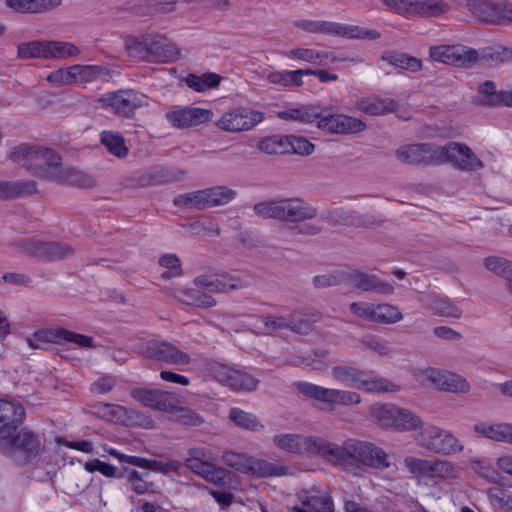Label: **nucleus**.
<instances>
[{"label":"nucleus","mask_w":512,"mask_h":512,"mask_svg":"<svg viewBox=\"0 0 512 512\" xmlns=\"http://www.w3.org/2000/svg\"><path fill=\"white\" fill-rule=\"evenodd\" d=\"M250 457L246 454L226 451L222 455V461L231 468L246 474L248 471Z\"/></svg>","instance_id":"60"},{"label":"nucleus","mask_w":512,"mask_h":512,"mask_svg":"<svg viewBox=\"0 0 512 512\" xmlns=\"http://www.w3.org/2000/svg\"><path fill=\"white\" fill-rule=\"evenodd\" d=\"M317 216V209L302 198H279V220L300 223Z\"/></svg>","instance_id":"19"},{"label":"nucleus","mask_w":512,"mask_h":512,"mask_svg":"<svg viewBox=\"0 0 512 512\" xmlns=\"http://www.w3.org/2000/svg\"><path fill=\"white\" fill-rule=\"evenodd\" d=\"M10 159L39 179L58 183L77 184L83 188L95 185V181L74 168L63 167L61 157L52 149L22 144L10 153Z\"/></svg>","instance_id":"1"},{"label":"nucleus","mask_w":512,"mask_h":512,"mask_svg":"<svg viewBox=\"0 0 512 512\" xmlns=\"http://www.w3.org/2000/svg\"><path fill=\"white\" fill-rule=\"evenodd\" d=\"M125 49L130 57L146 62H174L180 57L178 47L166 36L155 32L128 38Z\"/></svg>","instance_id":"3"},{"label":"nucleus","mask_w":512,"mask_h":512,"mask_svg":"<svg viewBox=\"0 0 512 512\" xmlns=\"http://www.w3.org/2000/svg\"><path fill=\"white\" fill-rule=\"evenodd\" d=\"M347 281L350 282L355 288L362 291H372L384 295L393 293V286L385 281L380 280L376 275L369 274L360 270H352L346 272Z\"/></svg>","instance_id":"26"},{"label":"nucleus","mask_w":512,"mask_h":512,"mask_svg":"<svg viewBox=\"0 0 512 512\" xmlns=\"http://www.w3.org/2000/svg\"><path fill=\"white\" fill-rule=\"evenodd\" d=\"M212 116L213 112L211 110L189 106L169 111L165 115L167 121L176 128L197 126L210 121Z\"/></svg>","instance_id":"25"},{"label":"nucleus","mask_w":512,"mask_h":512,"mask_svg":"<svg viewBox=\"0 0 512 512\" xmlns=\"http://www.w3.org/2000/svg\"><path fill=\"white\" fill-rule=\"evenodd\" d=\"M0 450L4 453L20 452L25 460H29L38 455L40 441L28 430L17 432V429L9 431L8 427H0Z\"/></svg>","instance_id":"10"},{"label":"nucleus","mask_w":512,"mask_h":512,"mask_svg":"<svg viewBox=\"0 0 512 512\" xmlns=\"http://www.w3.org/2000/svg\"><path fill=\"white\" fill-rule=\"evenodd\" d=\"M167 294L185 305H193L199 308H211L216 305V300L195 288L168 289Z\"/></svg>","instance_id":"29"},{"label":"nucleus","mask_w":512,"mask_h":512,"mask_svg":"<svg viewBox=\"0 0 512 512\" xmlns=\"http://www.w3.org/2000/svg\"><path fill=\"white\" fill-rule=\"evenodd\" d=\"M46 334L48 336L49 341H53L56 343H60V342L64 341V342L74 343L79 347H86V348L93 347V338L92 337H89V336H86L83 334H79V333H75V332H72V331H69L66 329H61V328L53 329V330L48 331Z\"/></svg>","instance_id":"39"},{"label":"nucleus","mask_w":512,"mask_h":512,"mask_svg":"<svg viewBox=\"0 0 512 512\" xmlns=\"http://www.w3.org/2000/svg\"><path fill=\"white\" fill-rule=\"evenodd\" d=\"M427 378L444 391L466 393L470 390V385L465 378L449 371L430 369L427 371Z\"/></svg>","instance_id":"27"},{"label":"nucleus","mask_w":512,"mask_h":512,"mask_svg":"<svg viewBox=\"0 0 512 512\" xmlns=\"http://www.w3.org/2000/svg\"><path fill=\"white\" fill-rule=\"evenodd\" d=\"M284 470V467L277 466L266 460L250 457L246 474L258 477H271L284 474Z\"/></svg>","instance_id":"44"},{"label":"nucleus","mask_w":512,"mask_h":512,"mask_svg":"<svg viewBox=\"0 0 512 512\" xmlns=\"http://www.w3.org/2000/svg\"><path fill=\"white\" fill-rule=\"evenodd\" d=\"M381 60L387 62L392 66L408 70L411 72H417L422 67V62L420 59L396 51L384 52L381 55Z\"/></svg>","instance_id":"37"},{"label":"nucleus","mask_w":512,"mask_h":512,"mask_svg":"<svg viewBox=\"0 0 512 512\" xmlns=\"http://www.w3.org/2000/svg\"><path fill=\"white\" fill-rule=\"evenodd\" d=\"M17 57L20 59H47L46 41H29L18 45Z\"/></svg>","instance_id":"53"},{"label":"nucleus","mask_w":512,"mask_h":512,"mask_svg":"<svg viewBox=\"0 0 512 512\" xmlns=\"http://www.w3.org/2000/svg\"><path fill=\"white\" fill-rule=\"evenodd\" d=\"M146 355L171 365H188L191 357L168 341L151 340L146 345Z\"/></svg>","instance_id":"20"},{"label":"nucleus","mask_w":512,"mask_h":512,"mask_svg":"<svg viewBox=\"0 0 512 512\" xmlns=\"http://www.w3.org/2000/svg\"><path fill=\"white\" fill-rule=\"evenodd\" d=\"M253 211L263 219L279 220V198L256 203Z\"/></svg>","instance_id":"59"},{"label":"nucleus","mask_w":512,"mask_h":512,"mask_svg":"<svg viewBox=\"0 0 512 512\" xmlns=\"http://www.w3.org/2000/svg\"><path fill=\"white\" fill-rule=\"evenodd\" d=\"M273 442L282 450L300 455H321L327 461L331 447V442L322 438L293 433L275 435Z\"/></svg>","instance_id":"7"},{"label":"nucleus","mask_w":512,"mask_h":512,"mask_svg":"<svg viewBox=\"0 0 512 512\" xmlns=\"http://www.w3.org/2000/svg\"><path fill=\"white\" fill-rule=\"evenodd\" d=\"M159 389L135 388L131 391V397L147 407L156 408Z\"/></svg>","instance_id":"62"},{"label":"nucleus","mask_w":512,"mask_h":512,"mask_svg":"<svg viewBox=\"0 0 512 512\" xmlns=\"http://www.w3.org/2000/svg\"><path fill=\"white\" fill-rule=\"evenodd\" d=\"M407 470L420 477L452 480L458 477L459 468L451 461L444 459H422L408 456L404 459Z\"/></svg>","instance_id":"9"},{"label":"nucleus","mask_w":512,"mask_h":512,"mask_svg":"<svg viewBox=\"0 0 512 512\" xmlns=\"http://www.w3.org/2000/svg\"><path fill=\"white\" fill-rule=\"evenodd\" d=\"M138 505L142 512H169L171 509L168 498L156 492L145 493Z\"/></svg>","instance_id":"40"},{"label":"nucleus","mask_w":512,"mask_h":512,"mask_svg":"<svg viewBox=\"0 0 512 512\" xmlns=\"http://www.w3.org/2000/svg\"><path fill=\"white\" fill-rule=\"evenodd\" d=\"M264 119L262 112L250 108L238 107L225 112L216 122L224 131L237 133L251 130Z\"/></svg>","instance_id":"14"},{"label":"nucleus","mask_w":512,"mask_h":512,"mask_svg":"<svg viewBox=\"0 0 512 512\" xmlns=\"http://www.w3.org/2000/svg\"><path fill=\"white\" fill-rule=\"evenodd\" d=\"M423 428L421 418L413 411L398 407L395 431H415Z\"/></svg>","instance_id":"48"},{"label":"nucleus","mask_w":512,"mask_h":512,"mask_svg":"<svg viewBox=\"0 0 512 512\" xmlns=\"http://www.w3.org/2000/svg\"><path fill=\"white\" fill-rule=\"evenodd\" d=\"M323 219L330 225H344L356 228H377L381 222L372 216H365L356 211L345 210L342 207L327 210Z\"/></svg>","instance_id":"21"},{"label":"nucleus","mask_w":512,"mask_h":512,"mask_svg":"<svg viewBox=\"0 0 512 512\" xmlns=\"http://www.w3.org/2000/svg\"><path fill=\"white\" fill-rule=\"evenodd\" d=\"M312 282L315 288L322 289L347 282V276L344 271H334L325 275H316Z\"/></svg>","instance_id":"58"},{"label":"nucleus","mask_w":512,"mask_h":512,"mask_svg":"<svg viewBox=\"0 0 512 512\" xmlns=\"http://www.w3.org/2000/svg\"><path fill=\"white\" fill-rule=\"evenodd\" d=\"M221 76L216 73H205L201 76L189 74L186 79V85L197 92H205L215 88L220 84Z\"/></svg>","instance_id":"46"},{"label":"nucleus","mask_w":512,"mask_h":512,"mask_svg":"<svg viewBox=\"0 0 512 512\" xmlns=\"http://www.w3.org/2000/svg\"><path fill=\"white\" fill-rule=\"evenodd\" d=\"M282 118L296 120L302 123H316L319 118V113L313 111L309 107H302L298 109H291L282 113Z\"/></svg>","instance_id":"61"},{"label":"nucleus","mask_w":512,"mask_h":512,"mask_svg":"<svg viewBox=\"0 0 512 512\" xmlns=\"http://www.w3.org/2000/svg\"><path fill=\"white\" fill-rule=\"evenodd\" d=\"M474 431L488 439L512 443V424L511 423H497L489 424L480 422L474 425Z\"/></svg>","instance_id":"33"},{"label":"nucleus","mask_w":512,"mask_h":512,"mask_svg":"<svg viewBox=\"0 0 512 512\" xmlns=\"http://www.w3.org/2000/svg\"><path fill=\"white\" fill-rule=\"evenodd\" d=\"M258 148L270 155L289 153V142L287 136H270L261 140Z\"/></svg>","instance_id":"52"},{"label":"nucleus","mask_w":512,"mask_h":512,"mask_svg":"<svg viewBox=\"0 0 512 512\" xmlns=\"http://www.w3.org/2000/svg\"><path fill=\"white\" fill-rule=\"evenodd\" d=\"M8 8L17 13H42L61 4V0H5Z\"/></svg>","instance_id":"36"},{"label":"nucleus","mask_w":512,"mask_h":512,"mask_svg":"<svg viewBox=\"0 0 512 512\" xmlns=\"http://www.w3.org/2000/svg\"><path fill=\"white\" fill-rule=\"evenodd\" d=\"M328 461L353 475H359L361 465L384 470L391 466L389 455L372 442L349 439L343 445L331 442Z\"/></svg>","instance_id":"2"},{"label":"nucleus","mask_w":512,"mask_h":512,"mask_svg":"<svg viewBox=\"0 0 512 512\" xmlns=\"http://www.w3.org/2000/svg\"><path fill=\"white\" fill-rule=\"evenodd\" d=\"M313 327L314 322L308 317L302 316L299 313L289 314V330L298 334L306 335L313 330Z\"/></svg>","instance_id":"63"},{"label":"nucleus","mask_w":512,"mask_h":512,"mask_svg":"<svg viewBox=\"0 0 512 512\" xmlns=\"http://www.w3.org/2000/svg\"><path fill=\"white\" fill-rule=\"evenodd\" d=\"M357 109L371 116L384 115L393 112L397 103L390 98L366 97L356 103Z\"/></svg>","instance_id":"34"},{"label":"nucleus","mask_w":512,"mask_h":512,"mask_svg":"<svg viewBox=\"0 0 512 512\" xmlns=\"http://www.w3.org/2000/svg\"><path fill=\"white\" fill-rule=\"evenodd\" d=\"M18 247L30 256L37 257L45 261H57L65 259L74 253L73 247L67 243L50 241L24 240Z\"/></svg>","instance_id":"15"},{"label":"nucleus","mask_w":512,"mask_h":512,"mask_svg":"<svg viewBox=\"0 0 512 512\" xmlns=\"http://www.w3.org/2000/svg\"><path fill=\"white\" fill-rule=\"evenodd\" d=\"M295 387L305 397L327 404L351 406L361 402L360 394L354 391L325 388L304 381L296 382Z\"/></svg>","instance_id":"11"},{"label":"nucleus","mask_w":512,"mask_h":512,"mask_svg":"<svg viewBox=\"0 0 512 512\" xmlns=\"http://www.w3.org/2000/svg\"><path fill=\"white\" fill-rule=\"evenodd\" d=\"M75 84L85 85L98 80L106 81L110 78V69L103 65H73Z\"/></svg>","instance_id":"32"},{"label":"nucleus","mask_w":512,"mask_h":512,"mask_svg":"<svg viewBox=\"0 0 512 512\" xmlns=\"http://www.w3.org/2000/svg\"><path fill=\"white\" fill-rule=\"evenodd\" d=\"M429 56L433 61L465 68L472 67L479 59L477 50L461 44L432 46Z\"/></svg>","instance_id":"13"},{"label":"nucleus","mask_w":512,"mask_h":512,"mask_svg":"<svg viewBox=\"0 0 512 512\" xmlns=\"http://www.w3.org/2000/svg\"><path fill=\"white\" fill-rule=\"evenodd\" d=\"M485 267L504 278L509 292L512 294V261L502 257L490 256L484 260Z\"/></svg>","instance_id":"41"},{"label":"nucleus","mask_w":512,"mask_h":512,"mask_svg":"<svg viewBox=\"0 0 512 512\" xmlns=\"http://www.w3.org/2000/svg\"><path fill=\"white\" fill-rule=\"evenodd\" d=\"M99 102L103 108L121 117H131L141 102L134 90H120L103 95Z\"/></svg>","instance_id":"16"},{"label":"nucleus","mask_w":512,"mask_h":512,"mask_svg":"<svg viewBox=\"0 0 512 512\" xmlns=\"http://www.w3.org/2000/svg\"><path fill=\"white\" fill-rule=\"evenodd\" d=\"M194 284L212 293H227L232 290L247 287V283L236 276L226 273L215 275H200L194 279Z\"/></svg>","instance_id":"23"},{"label":"nucleus","mask_w":512,"mask_h":512,"mask_svg":"<svg viewBox=\"0 0 512 512\" xmlns=\"http://www.w3.org/2000/svg\"><path fill=\"white\" fill-rule=\"evenodd\" d=\"M416 444L437 455L449 456L464 450L462 442L449 430L436 425H426L417 433Z\"/></svg>","instance_id":"5"},{"label":"nucleus","mask_w":512,"mask_h":512,"mask_svg":"<svg viewBox=\"0 0 512 512\" xmlns=\"http://www.w3.org/2000/svg\"><path fill=\"white\" fill-rule=\"evenodd\" d=\"M487 497L494 509L512 510L511 492L500 487H492L487 491Z\"/></svg>","instance_id":"54"},{"label":"nucleus","mask_w":512,"mask_h":512,"mask_svg":"<svg viewBox=\"0 0 512 512\" xmlns=\"http://www.w3.org/2000/svg\"><path fill=\"white\" fill-rule=\"evenodd\" d=\"M301 507L293 512H334V503L328 491L318 488L304 490L298 494Z\"/></svg>","instance_id":"24"},{"label":"nucleus","mask_w":512,"mask_h":512,"mask_svg":"<svg viewBox=\"0 0 512 512\" xmlns=\"http://www.w3.org/2000/svg\"><path fill=\"white\" fill-rule=\"evenodd\" d=\"M371 411L372 416L380 427L395 430L398 406L378 403L372 406Z\"/></svg>","instance_id":"38"},{"label":"nucleus","mask_w":512,"mask_h":512,"mask_svg":"<svg viewBox=\"0 0 512 512\" xmlns=\"http://www.w3.org/2000/svg\"><path fill=\"white\" fill-rule=\"evenodd\" d=\"M218 378L237 391H253L259 384V380L247 372L228 367H221Z\"/></svg>","instance_id":"28"},{"label":"nucleus","mask_w":512,"mask_h":512,"mask_svg":"<svg viewBox=\"0 0 512 512\" xmlns=\"http://www.w3.org/2000/svg\"><path fill=\"white\" fill-rule=\"evenodd\" d=\"M298 72L293 71H273L267 75V80L274 85L284 88L301 87L303 80L298 77Z\"/></svg>","instance_id":"50"},{"label":"nucleus","mask_w":512,"mask_h":512,"mask_svg":"<svg viewBox=\"0 0 512 512\" xmlns=\"http://www.w3.org/2000/svg\"><path fill=\"white\" fill-rule=\"evenodd\" d=\"M37 193L33 180H0V201H10Z\"/></svg>","instance_id":"30"},{"label":"nucleus","mask_w":512,"mask_h":512,"mask_svg":"<svg viewBox=\"0 0 512 512\" xmlns=\"http://www.w3.org/2000/svg\"><path fill=\"white\" fill-rule=\"evenodd\" d=\"M420 301L434 315L452 318H459L462 315V310L448 298L438 295H429L422 297Z\"/></svg>","instance_id":"31"},{"label":"nucleus","mask_w":512,"mask_h":512,"mask_svg":"<svg viewBox=\"0 0 512 512\" xmlns=\"http://www.w3.org/2000/svg\"><path fill=\"white\" fill-rule=\"evenodd\" d=\"M206 200L205 191L202 189L177 195L173 204L181 208L204 210L208 208Z\"/></svg>","instance_id":"43"},{"label":"nucleus","mask_w":512,"mask_h":512,"mask_svg":"<svg viewBox=\"0 0 512 512\" xmlns=\"http://www.w3.org/2000/svg\"><path fill=\"white\" fill-rule=\"evenodd\" d=\"M295 26L309 33L333 35L349 39H371L380 37V33L373 29H366L356 25H344L324 20H298Z\"/></svg>","instance_id":"6"},{"label":"nucleus","mask_w":512,"mask_h":512,"mask_svg":"<svg viewBox=\"0 0 512 512\" xmlns=\"http://www.w3.org/2000/svg\"><path fill=\"white\" fill-rule=\"evenodd\" d=\"M403 319L400 310L390 304H375L373 322L382 324H393Z\"/></svg>","instance_id":"49"},{"label":"nucleus","mask_w":512,"mask_h":512,"mask_svg":"<svg viewBox=\"0 0 512 512\" xmlns=\"http://www.w3.org/2000/svg\"><path fill=\"white\" fill-rule=\"evenodd\" d=\"M331 375L344 386L357 388L366 392H397L400 390L399 385L387 378L371 376L363 370L348 365L333 367Z\"/></svg>","instance_id":"4"},{"label":"nucleus","mask_w":512,"mask_h":512,"mask_svg":"<svg viewBox=\"0 0 512 512\" xmlns=\"http://www.w3.org/2000/svg\"><path fill=\"white\" fill-rule=\"evenodd\" d=\"M437 148L433 143L404 145L395 151V156L404 164L437 165Z\"/></svg>","instance_id":"18"},{"label":"nucleus","mask_w":512,"mask_h":512,"mask_svg":"<svg viewBox=\"0 0 512 512\" xmlns=\"http://www.w3.org/2000/svg\"><path fill=\"white\" fill-rule=\"evenodd\" d=\"M449 10V5L443 0H418V15L429 17L439 16Z\"/></svg>","instance_id":"56"},{"label":"nucleus","mask_w":512,"mask_h":512,"mask_svg":"<svg viewBox=\"0 0 512 512\" xmlns=\"http://www.w3.org/2000/svg\"><path fill=\"white\" fill-rule=\"evenodd\" d=\"M101 143L115 157L124 158L128 155L125 139L119 132L103 131L101 133Z\"/></svg>","instance_id":"42"},{"label":"nucleus","mask_w":512,"mask_h":512,"mask_svg":"<svg viewBox=\"0 0 512 512\" xmlns=\"http://www.w3.org/2000/svg\"><path fill=\"white\" fill-rule=\"evenodd\" d=\"M79 53V48L70 42L46 41L47 59L67 58L70 56H76Z\"/></svg>","instance_id":"51"},{"label":"nucleus","mask_w":512,"mask_h":512,"mask_svg":"<svg viewBox=\"0 0 512 512\" xmlns=\"http://www.w3.org/2000/svg\"><path fill=\"white\" fill-rule=\"evenodd\" d=\"M288 58H295L318 66H329L343 61H350L358 64L359 58H350L342 53L330 50H316L311 48H295L285 52Z\"/></svg>","instance_id":"17"},{"label":"nucleus","mask_w":512,"mask_h":512,"mask_svg":"<svg viewBox=\"0 0 512 512\" xmlns=\"http://www.w3.org/2000/svg\"><path fill=\"white\" fill-rule=\"evenodd\" d=\"M466 7L481 22L512 23V5L506 0H468Z\"/></svg>","instance_id":"12"},{"label":"nucleus","mask_w":512,"mask_h":512,"mask_svg":"<svg viewBox=\"0 0 512 512\" xmlns=\"http://www.w3.org/2000/svg\"><path fill=\"white\" fill-rule=\"evenodd\" d=\"M450 163L465 172H474L484 167L479 157L466 145L449 142L437 148V165Z\"/></svg>","instance_id":"8"},{"label":"nucleus","mask_w":512,"mask_h":512,"mask_svg":"<svg viewBox=\"0 0 512 512\" xmlns=\"http://www.w3.org/2000/svg\"><path fill=\"white\" fill-rule=\"evenodd\" d=\"M229 418L235 425L246 430L256 432L264 428L263 424L254 414L240 408H232L229 412Z\"/></svg>","instance_id":"45"},{"label":"nucleus","mask_w":512,"mask_h":512,"mask_svg":"<svg viewBox=\"0 0 512 512\" xmlns=\"http://www.w3.org/2000/svg\"><path fill=\"white\" fill-rule=\"evenodd\" d=\"M207 206L215 207L225 205L236 197V191L225 186H215L204 189Z\"/></svg>","instance_id":"47"},{"label":"nucleus","mask_w":512,"mask_h":512,"mask_svg":"<svg viewBox=\"0 0 512 512\" xmlns=\"http://www.w3.org/2000/svg\"><path fill=\"white\" fill-rule=\"evenodd\" d=\"M317 127L323 131L336 134L358 133L366 128L365 123L354 117L343 114L321 116L317 120Z\"/></svg>","instance_id":"22"},{"label":"nucleus","mask_w":512,"mask_h":512,"mask_svg":"<svg viewBox=\"0 0 512 512\" xmlns=\"http://www.w3.org/2000/svg\"><path fill=\"white\" fill-rule=\"evenodd\" d=\"M383 3L390 10L405 17L418 15V0H383Z\"/></svg>","instance_id":"57"},{"label":"nucleus","mask_w":512,"mask_h":512,"mask_svg":"<svg viewBox=\"0 0 512 512\" xmlns=\"http://www.w3.org/2000/svg\"><path fill=\"white\" fill-rule=\"evenodd\" d=\"M84 468L88 472H99L105 477L124 478V468L118 469L117 467L103 462L99 459H93L84 464Z\"/></svg>","instance_id":"55"},{"label":"nucleus","mask_w":512,"mask_h":512,"mask_svg":"<svg viewBox=\"0 0 512 512\" xmlns=\"http://www.w3.org/2000/svg\"><path fill=\"white\" fill-rule=\"evenodd\" d=\"M175 421L182 425L199 426L203 423V418L193 410L178 405V409L174 411Z\"/></svg>","instance_id":"64"},{"label":"nucleus","mask_w":512,"mask_h":512,"mask_svg":"<svg viewBox=\"0 0 512 512\" xmlns=\"http://www.w3.org/2000/svg\"><path fill=\"white\" fill-rule=\"evenodd\" d=\"M25 411L21 404L13 401L0 399V423L1 427H8L9 431L18 429L23 422Z\"/></svg>","instance_id":"35"}]
</instances>
